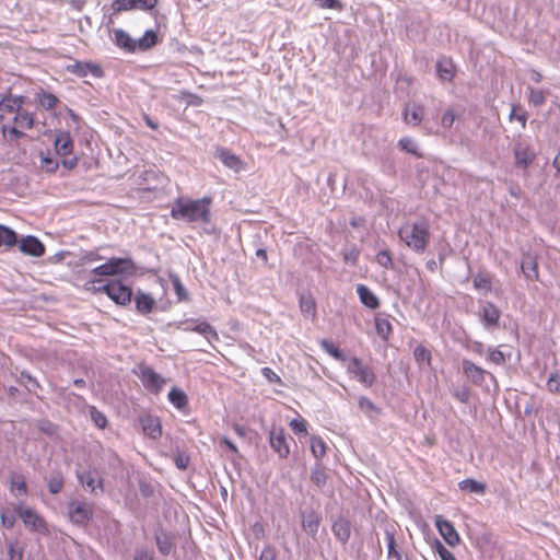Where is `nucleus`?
I'll return each mask as SVG.
<instances>
[{"mask_svg": "<svg viewBox=\"0 0 560 560\" xmlns=\"http://www.w3.org/2000/svg\"><path fill=\"white\" fill-rule=\"evenodd\" d=\"M211 197L191 199L179 197L171 207V217L177 221L207 225L211 222Z\"/></svg>", "mask_w": 560, "mask_h": 560, "instance_id": "obj_1", "label": "nucleus"}, {"mask_svg": "<svg viewBox=\"0 0 560 560\" xmlns=\"http://www.w3.org/2000/svg\"><path fill=\"white\" fill-rule=\"evenodd\" d=\"M398 236L409 249L423 254L431 237L430 223L425 219L407 221L399 228Z\"/></svg>", "mask_w": 560, "mask_h": 560, "instance_id": "obj_2", "label": "nucleus"}, {"mask_svg": "<svg viewBox=\"0 0 560 560\" xmlns=\"http://www.w3.org/2000/svg\"><path fill=\"white\" fill-rule=\"evenodd\" d=\"M113 42L117 47L127 51L136 52L137 50L145 51L152 48L158 43V35L154 31H147L139 39L132 38L127 32L121 28L113 31Z\"/></svg>", "mask_w": 560, "mask_h": 560, "instance_id": "obj_3", "label": "nucleus"}, {"mask_svg": "<svg viewBox=\"0 0 560 560\" xmlns=\"http://www.w3.org/2000/svg\"><path fill=\"white\" fill-rule=\"evenodd\" d=\"M16 511L24 526L28 530L43 535L48 534L47 524L36 510L30 506H24L23 503L20 502L16 503Z\"/></svg>", "mask_w": 560, "mask_h": 560, "instance_id": "obj_4", "label": "nucleus"}, {"mask_svg": "<svg viewBox=\"0 0 560 560\" xmlns=\"http://www.w3.org/2000/svg\"><path fill=\"white\" fill-rule=\"evenodd\" d=\"M67 509L70 522L77 526H85L92 520L93 505L85 500L73 499Z\"/></svg>", "mask_w": 560, "mask_h": 560, "instance_id": "obj_5", "label": "nucleus"}, {"mask_svg": "<svg viewBox=\"0 0 560 560\" xmlns=\"http://www.w3.org/2000/svg\"><path fill=\"white\" fill-rule=\"evenodd\" d=\"M515 166L526 170L535 160L536 153L527 138L520 137L513 144Z\"/></svg>", "mask_w": 560, "mask_h": 560, "instance_id": "obj_6", "label": "nucleus"}, {"mask_svg": "<svg viewBox=\"0 0 560 560\" xmlns=\"http://www.w3.org/2000/svg\"><path fill=\"white\" fill-rule=\"evenodd\" d=\"M179 328L184 331H194L203 336L209 343L219 341V335L214 327L205 320L198 318H188L179 324Z\"/></svg>", "mask_w": 560, "mask_h": 560, "instance_id": "obj_7", "label": "nucleus"}, {"mask_svg": "<svg viewBox=\"0 0 560 560\" xmlns=\"http://www.w3.org/2000/svg\"><path fill=\"white\" fill-rule=\"evenodd\" d=\"M133 262L129 258H110L105 264L93 268L90 273L95 276H116L132 269Z\"/></svg>", "mask_w": 560, "mask_h": 560, "instance_id": "obj_8", "label": "nucleus"}, {"mask_svg": "<svg viewBox=\"0 0 560 560\" xmlns=\"http://www.w3.org/2000/svg\"><path fill=\"white\" fill-rule=\"evenodd\" d=\"M97 290L106 293L110 300L119 305H127L131 301V289L122 284L120 281H112L100 287Z\"/></svg>", "mask_w": 560, "mask_h": 560, "instance_id": "obj_9", "label": "nucleus"}, {"mask_svg": "<svg viewBox=\"0 0 560 560\" xmlns=\"http://www.w3.org/2000/svg\"><path fill=\"white\" fill-rule=\"evenodd\" d=\"M348 373L365 387H371L375 382V374L371 368L363 364L358 358H352L347 366Z\"/></svg>", "mask_w": 560, "mask_h": 560, "instance_id": "obj_10", "label": "nucleus"}, {"mask_svg": "<svg viewBox=\"0 0 560 560\" xmlns=\"http://www.w3.org/2000/svg\"><path fill=\"white\" fill-rule=\"evenodd\" d=\"M75 476L82 487L93 494L104 492L103 479L96 469L80 470L77 469Z\"/></svg>", "mask_w": 560, "mask_h": 560, "instance_id": "obj_11", "label": "nucleus"}, {"mask_svg": "<svg viewBox=\"0 0 560 560\" xmlns=\"http://www.w3.org/2000/svg\"><path fill=\"white\" fill-rule=\"evenodd\" d=\"M159 0H113V10L115 12L142 10L148 11L156 7Z\"/></svg>", "mask_w": 560, "mask_h": 560, "instance_id": "obj_12", "label": "nucleus"}, {"mask_svg": "<svg viewBox=\"0 0 560 560\" xmlns=\"http://www.w3.org/2000/svg\"><path fill=\"white\" fill-rule=\"evenodd\" d=\"M435 526L447 545L451 547L459 545L460 537L450 521L444 520L441 515H438L435 517Z\"/></svg>", "mask_w": 560, "mask_h": 560, "instance_id": "obj_13", "label": "nucleus"}, {"mask_svg": "<svg viewBox=\"0 0 560 560\" xmlns=\"http://www.w3.org/2000/svg\"><path fill=\"white\" fill-rule=\"evenodd\" d=\"M66 70L79 78H84L91 73L95 78L103 75L102 68L94 62L74 61L66 66Z\"/></svg>", "mask_w": 560, "mask_h": 560, "instance_id": "obj_14", "label": "nucleus"}, {"mask_svg": "<svg viewBox=\"0 0 560 560\" xmlns=\"http://www.w3.org/2000/svg\"><path fill=\"white\" fill-rule=\"evenodd\" d=\"M269 443L271 448L281 457L287 458L290 454V447L285 439L283 429L272 428L269 432Z\"/></svg>", "mask_w": 560, "mask_h": 560, "instance_id": "obj_15", "label": "nucleus"}, {"mask_svg": "<svg viewBox=\"0 0 560 560\" xmlns=\"http://www.w3.org/2000/svg\"><path fill=\"white\" fill-rule=\"evenodd\" d=\"M140 378L143 386L154 394L160 393L165 384V380L148 366L141 370Z\"/></svg>", "mask_w": 560, "mask_h": 560, "instance_id": "obj_16", "label": "nucleus"}, {"mask_svg": "<svg viewBox=\"0 0 560 560\" xmlns=\"http://www.w3.org/2000/svg\"><path fill=\"white\" fill-rule=\"evenodd\" d=\"M500 310L491 302H483L480 311V322L485 328H494L499 325Z\"/></svg>", "mask_w": 560, "mask_h": 560, "instance_id": "obj_17", "label": "nucleus"}, {"mask_svg": "<svg viewBox=\"0 0 560 560\" xmlns=\"http://www.w3.org/2000/svg\"><path fill=\"white\" fill-rule=\"evenodd\" d=\"M54 145L56 153L62 158H68L73 151V141L68 131H59L55 136Z\"/></svg>", "mask_w": 560, "mask_h": 560, "instance_id": "obj_18", "label": "nucleus"}, {"mask_svg": "<svg viewBox=\"0 0 560 560\" xmlns=\"http://www.w3.org/2000/svg\"><path fill=\"white\" fill-rule=\"evenodd\" d=\"M19 247L22 253L39 257L45 253L43 243L35 236L28 235L20 241Z\"/></svg>", "mask_w": 560, "mask_h": 560, "instance_id": "obj_19", "label": "nucleus"}, {"mask_svg": "<svg viewBox=\"0 0 560 560\" xmlns=\"http://www.w3.org/2000/svg\"><path fill=\"white\" fill-rule=\"evenodd\" d=\"M142 432L152 440H158L162 434L161 422L158 417L144 416L140 418Z\"/></svg>", "mask_w": 560, "mask_h": 560, "instance_id": "obj_20", "label": "nucleus"}, {"mask_svg": "<svg viewBox=\"0 0 560 560\" xmlns=\"http://www.w3.org/2000/svg\"><path fill=\"white\" fill-rule=\"evenodd\" d=\"M463 373L475 384H481L485 382L486 371L472 363L470 360L464 359L462 361Z\"/></svg>", "mask_w": 560, "mask_h": 560, "instance_id": "obj_21", "label": "nucleus"}, {"mask_svg": "<svg viewBox=\"0 0 560 560\" xmlns=\"http://www.w3.org/2000/svg\"><path fill=\"white\" fill-rule=\"evenodd\" d=\"M521 270L527 280H538V264L535 256L529 253L524 254L521 261Z\"/></svg>", "mask_w": 560, "mask_h": 560, "instance_id": "obj_22", "label": "nucleus"}, {"mask_svg": "<svg viewBox=\"0 0 560 560\" xmlns=\"http://www.w3.org/2000/svg\"><path fill=\"white\" fill-rule=\"evenodd\" d=\"M385 541L387 546V558L394 560H402V555L399 549H397L396 539H395V526L386 525L385 530Z\"/></svg>", "mask_w": 560, "mask_h": 560, "instance_id": "obj_23", "label": "nucleus"}, {"mask_svg": "<svg viewBox=\"0 0 560 560\" xmlns=\"http://www.w3.org/2000/svg\"><path fill=\"white\" fill-rule=\"evenodd\" d=\"M320 517L315 511L302 513V527L313 538L317 535Z\"/></svg>", "mask_w": 560, "mask_h": 560, "instance_id": "obj_24", "label": "nucleus"}, {"mask_svg": "<svg viewBox=\"0 0 560 560\" xmlns=\"http://www.w3.org/2000/svg\"><path fill=\"white\" fill-rule=\"evenodd\" d=\"M25 97L22 95H4L0 100V109L5 113H18L24 104Z\"/></svg>", "mask_w": 560, "mask_h": 560, "instance_id": "obj_25", "label": "nucleus"}, {"mask_svg": "<svg viewBox=\"0 0 560 560\" xmlns=\"http://www.w3.org/2000/svg\"><path fill=\"white\" fill-rule=\"evenodd\" d=\"M357 293L363 305L371 310H375L380 306L377 296L364 284L357 285Z\"/></svg>", "mask_w": 560, "mask_h": 560, "instance_id": "obj_26", "label": "nucleus"}, {"mask_svg": "<svg viewBox=\"0 0 560 560\" xmlns=\"http://www.w3.org/2000/svg\"><path fill=\"white\" fill-rule=\"evenodd\" d=\"M331 530L336 538L342 544H346L351 536V525L349 521L345 518H338L335 521L331 526Z\"/></svg>", "mask_w": 560, "mask_h": 560, "instance_id": "obj_27", "label": "nucleus"}, {"mask_svg": "<svg viewBox=\"0 0 560 560\" xmlns=\"http://www.w3.org/2000/svg\"><path fill=\"white\" fill-rule=\"evenodd\" d=\"M217 158L229 168L240 171L242 167L241 160L228 149L221 148L217 151Z\"/></svg>", "mask_w": 560, "mask_h": 560, "instance_id": "obj_28", "label": "nucleus"}, {"mask_svg": "<svg viewBox=\"0 0 560 560\" xmlns=\"http://www.w3.org/2000/svg\"><path fill=\"white\" fill-rule=\"evenodd\" d=\"M135 303L137 311L141 314H149L155 305L154 299L143 292H138L136 294Z\"/></svg>", "mask_w": 560, "mask_h": 560, "instance_id": "obj_29", "label": "nucleus"}, {"mask_svg": "<svg viewBox=\"0 0 560 560\" xmlns=\"http://www.w3.org/2000/svg\"><path fill=\"white\" fill-rule=\"evenodd\" d=\"M155 541L158 549L162 555L166 556L172 551L174 544L173 538L170 534L163 530H158L155 533Z\"/></svg>", "mask_w": 560, "mask_h": 560, "instance_id": "obj_30", "label": "nucleus"}, {"mask_svg": "<svg viewBox=\"0 0 560 560\" xmlns=\"http://www.w3.org/2000/svg\"><path fill=\"white\" fill-rule=\"evenodd\" d=\"M458 488L463 491H467L469 493L475 494H485L487 486L480 481L468 478L458 482Z\"/></svg>", "mask_w": 560, "mask_h": 560, "instance_id": "obj_31", "label": "nucleus"}, {"mask_svg": "<svg viewBox=\"0 0 560 560\" xmlns=\"http://www.w3.org/2000/svg\"><path fill=\"white\" fill-rule=\"evenodd\" d=\"M436 73L442 81H451L454 77V65L452 60H439L436 63Z\"/></svg>", "mask_w": 560, "mask_h": 560, "instance_id": "obj_32", "label": "nucleus"}, {"mask_svg": "<svg viewBox=\"0 0 560 560\" xmlns=\"http://www.w3.org/2000/svg\"><path fill=\"white\" fill-rule=\"evenodd\" d=\"M423 117V107L420 105H413L412 107H406L404 113V119L407 124L417 126L421 122Z\"/></svg>", "mask_w": 560, "mask_h": 560, "instance_id": "obj_33", "label": "nucleus"}, {"mask_svg": "<svg viewBox=\"0 0 560 560\" xmlns=\"http://www.w3.org/2000/svg\"><path fill=\"white\" fill-rule=\"evenodd\" d=\"M11 492L16 497H25L27 494V486L23 475L13 474L11 477Z\"/></svg>", "mask_w": 560, "mask_h": 560, "instance_id": "obj_34", "label": "nucleus"}, {"mask_svg": "<svg viewBox=\"0 0 560 560\" xmlns=\"http://www.w3.org/2000/svg\"><path fill=\"white\" fill-rule=\"evenodd\" d=\"M375 329H376L377 335L383 340H387L392 332V324L387 317L377 315L375 317Z\"/></svg>", "mask_w": 560, "mask_h": 560, "instance_id": "obj_35", "label": "nucleus"}, {"mask_svg": "<svg viewBox=\"0 0 560 560\" xmlns=\"http://www.w3.org/2000/svg\"><path fill=\"white\" fill-rule=\"evenodd\" d=\"M170 402L177 409H183L187 406L186 394L176 387H173L168 393Z\"/></svg>", "mask_w": 560, "mask_h": 560, "instance_id": "obj_36", "label": "nucleus"}, {"mask_svg": "<svg viewBox=\"0 0 560 560\" xmlns=\"http://www.w3.org/2000/svg\"><path fill=\"white\" fill-rule=\"evenodd\" d=\"M474 288L483 293H489L492 290L490 277L486 273H477L474 277Z\"/></svg>", "mask_w": 560, "mask_h": 560, "instance_id": "obj_37", "label": "nucleus"}, {"mask_svg": "<svg viewBox=\"0 0 560 560\" xmlns=\"http://www.w3.org/2000/svg\"><path fill=\"white\" fill-rule=\"evenodd\" d=\"M65 486V478L60 471L54 472L48 479V490L51 494L61 492Z\"/></svg>", "mask_w": 560, "mask_h": 560, "instance_id": "obj_38", "label": "nucleus"}, {"mask_svg": "<svg viewBox=\"0 0 560 560\" xmlns=\"http://www.w3.org/2000/svg\"><path fill=\"white\" fill-rule=\"evenodd\" d=\"M398 147L400 150L407 152V153H410L417 158H421L422 154L420 153L419 151V148H418V144L417 142L409 138V137H404L401 138L399 141H398Z\"/></svg>", "mask_w": 560, "mask_h": 560, "instance_id": "obj_39", "label": "nucleus"}, {"mask_svg": "<svg viewBox=\"0 0 560 560\" xmlns=\"http://www.w3.org/2000/svg\"><path fill=\"white\" fill-rule=\"evenodd\" d=\"M16 516H19L16 504L12 509L5 508L1 512V524L7 528H12L16 522Z\"/></svg>", "mask_w": 560, "mask_h": 560, "instance_id": "obj_40", "label": "nucleus"}, {"mask_svg": "<svg viewBox=\"0 0 560 560\" xmlns=\"http://www.w3.org/2000/svg\"><path fill=\"white\" fill-rule=\"evenodd\" d=\"M547 98V92L540 89L528 88V102L535 107H539L545 104Z\"/></svg>", "mask_w": 560, "mask_h": 560, "instance_id": "obj_41", "label": "nucleus"}, {"mask_svg": "<svg viewBox=\"0 0 560 560\" xmlns=\"http://www.w3.org/2000/svg\"><path fill=\"white\" fill-rule=\"evenodd\" d=\"M300 310L306 316H314L316 304L312 295H301Z\"/></svg>", "mask_w": 560, "mask_h": 560, "instance_id": "obj_42", "label": "nucleus"}, {"mask_svg": "<svg viewBox=\"0 0 560 560\" xmlns=\"http://www.w3.org/2000/svg\"><path fill=\"white\" fill-rule=\"evenodd\" d=\"M413 358L420 366L423 364L429 366L431 364V352L421 345L415 348Z\"/></svg>", "mask_w": 560, "mask_h": 560, "instance_id": "obj_43", "label": "nucleus"}, {"mask_svg": "<svg viewBox=\"0 0 560 560\" xmlns=\"http://www.w3.org/2000/svg\"><path fill=\"white\" fill-rule=\"evenodd\" d=\"M320 347L334 359L341 362L346 361L347 358L345 353L341 350H339L331 341L323 339L320 341Z\"/></svg>", "mask_w": 560, "mask_h": 560, "instance_id": "obj_44", "label": "nucleus"}, {"mask_svg": "<svg viewBox=\"0 0 560 560\" xmlns=\"http://www.w3.org/2000/svg\"><path fill=\"white\" fill-rule=\"evenodd\" d=\"M14 122L23 129H32L34 126V117L28 112H18L14 117Z\"/></svg>", "mask_w": 560, "mask_h": 560, "instance_id": "obj_45", "label": "nucleus"}, {"mask_svg": "<svg viewBox=\"0 0 560 560\" xmlns=\"http://www.w3.org/2000/svg\"><path fill=\"white\" fill-rule=\"evenodd\" d=\"M37 96L40 106L45 109H52L58 103L57 96L49 92L42 91Z\"/></svg>", "mask_w": 560, "mask_h": 560, "instance_id": "obj_46", "label": "nucleus"}, {"mask_svg": "<svg viewBox=\"0 0 560 560\" xmlns=\"http://www.w3.org/2000/svg\"><path fill=\"white\" fill-rule=\"evenodd\" d=\"M89 413H90L91 420L97 428H100V429L106 428L107 418L102 411H100L96 407L91 406L89 408Z\"/></svg>", "mask_w": 560, "mask_h": 560, "instance_id": "obj_47", "label": "nucleus"}, {"mask_svg": "<svg viewBox=\"0 0 560 560\" xmlns=\"http://www.w3.org/2000/svg\"><path fill=\"white\" fill-rule=\"evenodd\" d=\"M16 243V234L13 230L0 225V246L1 245H14Z\"/></svg>", "mask_w": 560, "mask_h": 560, "instance_id": "obj_48", "label": "nucleus"}, {"mask_svg": "<svg viewBox=\"0 0 560 560\" xmlns=\"http://www.w3.org/2000/svg\"><path fill=\"white\" fill-rule=\"evenodd\" d=\"M311 451L316 458L324 457L326 454L325 442L320 438L312 436L311 438Z\"/></svg>", "mask_w": 560, "mask_h": 560, "instance_id": "obj_49", "label": "nucleus"}, {"mask_svg": "<svg viewBox=\"0 0 560 560\" xmlns=\"http://www.w3.org/2000/svg\"><path fill=\"white\" fill-rule=\"evenodd\" d=\"M311 480L317 486L323 487L327 481V474L320 466H316L312 469Z\"/></svg>", "mask_w": 560, "mask_h": 560, "instance_id": "obj_50", "label": "nucleus"}, {"mask_svg": "<svg viewBox=\"0 0 560 560\" xmlns=\"http://www.w3.org/2000/svg\"><path fill=\"white\" fill-rule=\"evenodd\" d=\"M171 281H172L173 289H174L178 300L186 301L188 299V294H187V291H186L185 287L183 285L180 279H179V277L175 276V275H172L171 276Z\"/></svg>", "mask_w": 560, "mask_h": 560, "instance_id": "obj_51", "label": "nucleus"}, {"mask_svg": "<svg viewBox=\"0 0 560 560\" xmlns=\"http://www.w3.org/2000/svg\"><path fill=\"white\" fill-rule=\"evenodd\" d=\"M360 252L355 246H350L343 249L342 258L346 264L355 265L359 258Z\"/></svg>", "mask_w": 560, "mask_h": 560, "instance_id": "obj_52", "label": "nucleus"}, {"mask_svg": "<svg viewBox=\"0 0 560 560\" xmlns=\"http://www.w3.org/2000/svg\"><path fill=\"white\" fill-rule=\"evenodd\" d=\"M358 404H359V408L364 413L378 412V409L374 405V402L371 399H369L368 397H365V396H361L359 398Z\"/></svg>", "mask_w": 560, "mask_h": 560, "instance_id": "obj_53", "label": "nucleus"}, {"mask_svg": "<svg viewBox=\"0 0 560 560\" xmlns=\"http://www.w3.org/2000/svg\"><path fill=\"white\" fill-rule=\"evenodd\" d=\"M547 388L550 393L560 395V373H553L549 376Z\"/></svg>", "mask_w": 560, "mask_h": 560, "instance_id": "obj_54", "label": "nucleus"}, {"mask_svg": "<svg viewBox=\"0 0 560 560\" xmlns=\"http://www.w3.org/2000/svg\"><path fill=\"white\" fill-rule=\"evenodd\" d=\"M488 359L489 361L498 365H503L506 361L504 353L497 348L489 349Z\"/></svg>", "mask_w": 560, "mask_h": 560, "instance_id": "obj_55", "label": "nucleus"}, {"mask_svg": "<svg viewBox=\"0 0 560 560\" xmlns=\"http://www.w3.org/2000/svg\"><path fill=\"white\" fill-rule=\"evenodd\" d=\"M510 119L511 120L516 119L517 121H520L522 124V127L524 128L526 126L527 115L525 112L521 110L518 106L514 105L510 113Z\"/></svg>", "mask_w": 560, "mask_h": 560, "instance_id": "obj_56", "label": "nucleus"}, {"mask_svg": "<svg viewBox=\"0 0 560 560\" xmlns=\"http://www.w3.org/2000/svg\"><path fill=\"white\" fill-rule=\"evenodd\" d=\"M316 4L320 9H336L339 11L343 9L339 0H316Z\"/></svg>", "mask_w": 560, "mask_h": 560, "instance_id": "obj_57", "label": "nucleus"}, {"mask_svg": "<svg viewBox=\"0 0 560 560\" xmlns=\"http://www.w3.org/2000/svg\"><path fill=\"white\" fill-rule=\"evenodd\" d=\"M103 257L96 253V252H85L84 254L81 255L80 257V261L82 265H85V264H92V262H95V261H98V260H102Z\"/></svg>", "mask_w": 560, "mask_h": 560, "instance_id": "obj_58", "label": "nucleus"}, {"mask_svg": "<svg viewBox=\"0 0 560 560\" xmlns=\"http://www.w3.org/2000/svg\"><path fill=\"white\" fill-rule=\"evenodd\" d=\"M376 260L381 266H383L385 268H389L393 265L392 256H390L389 252H387V250H381L376 255Z\"/></svg>", "mask_w": 560, "mask_h": 560, "instance_id": "obj_59", "label": "nucleus"}, {"mask_svg": "<svg viewBox=\"0 0 560 560\" xmlns=\"http://www.w3.org/2000/svg\"><path fill=\"white\" fill-rule=\"evenodd\" d=\"M8 555L11 560H22L23 550L19 548L15 542H10L8 546Z\"/></svg>", "mask_w": 560, "mask_h": 560, "instance_id": "obj_60", "label": "nucleus"}, {"mask_svg": "<svg viewBox=\"0 0 560 560\" xmlns=\"http://www.w3.org/2000/svg\"><path fill=\"white\" fill-rule=\"evenodd\" d=\"M189 456L186 455L185 453H177L175 456H174V463L176 465V467L178 469H186L189 465Z\"/></svg>", "mask_w": 560, "mask_h": 560, "instance_id": "obj_61", "label": "nucleus"}, {"mask_svg": "<svg viewBox=\"0 0 560 560\" xmlns=\"http://www.w3.org/2000/svg\"><path fill=\"white\" fill-rule=\"evenodd\" d=\"M456 119V115L452 109H446L442 116L441 124L444 128H451Z\"/></svg>", "mask_w": 560, "mask_h": 560, "instance_id": "obj_62", "label": "nucleus"}, {"mask_svg": "<svg viewBox=\"0 0 560 560\" xmlns=\"http://www.w3.org/2000/svg\"><path fill=\"white\" fill-rule=\"evenodd\" d=\"M21 380L26 382L25 386L27 387V389L30 392H35L36 388L39 387L38 382L34 377H32L28 373L22 372Z\"/></svg>", "mask_w": 560, "mask_h": 560, "instance_id": "obj_63", "label": "nucleus"}, {"mask_svg": "<svg viewBox=\"0 0 560 560\" xmlns=\"http://www.w3.org/2000/svg\"><path fill=\"white\" fill-rule=\"evenodd\" d=\"M277 552L273 546H266L260 553L259 560H276Z\"/></svg>", "mask_w": 560, "mask_h": 560, "instance_id": "obj_64", "label": "nucleus"}]
</instances>
